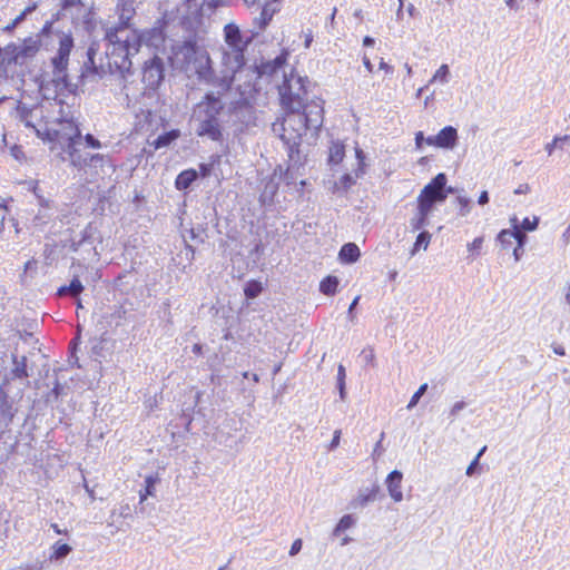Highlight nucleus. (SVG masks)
Masks as SVG:
<instances>
[{
  "label": "nucleus",
  "instance_id": "de8ad7c7",
  "mask_svg": "<svg viewBox=\"0 0 570 570\" xmlns=\"http://www.w3.org/2000/svg\"><path fill=\"white\" fill-rule=\"evenodd\" d=\"M483 242L484 238L482 236H479L474 238L472 243L468 244V249L470 252H476L482 247Z\"/></svg>",
  "mask_w": 570,
  "mask_h": 570
},
{
  "label": "nucleus",
  "instance_id": "393cba45",
  "mask_svg": "<svg viewBox=\"0 0 570 570\" xmlns=\"http://www.w3.org/2000/svg\"><path fill=\"white\" fill-rule=\"evenodd\" d=\"M180 132L177 129H173L170 131L164 132L159 135L155 141L154 146L156 149L169 146L174 140L179 137Z\"/></svg>",
  "mask_w": 570,
  "mask_h": 570
},
{
  "label": "nucleus",
  "instance_id": "bb28decb",
  "mask_svg": "<svg viewBox=\"0 0 570 570\" xmlns=\"http://www.w3.org/2000/svg\"><path fill=\"white\" fill-rule=\"evenodd\" d=\"M431 238L432 235L429 232L422 230L416 237L411 255L414 256L421 248L425 250L429 247Z\"/></svg>",
  "mask_w": 570,
  "mask_h": 570
},
{
  "label": "nucleus",
  "instance_id": "774afa93",
  "mask_svg": "<svg viewBox=\"0 0 570 570\" xmlns=\"http://www.w3.org/2000/svg\"><path fill=\"white\" fill-rule=\"evenodd\" d=\"M379 67H380L381 70H384L385 73H392L393 72V67L390 66L389 63H386L383 59L380 61Z\"/></svg>",
  "mask_w": 570,
  "mask_h": 570
},
{
  "label": "nucleus",
  "instance_id": "a18cd8bd",
  "mask_svg": "<svg viewBox=\"0 0 570 570\" xmlns=\"http://www.w3.org/2000/svg\"><path fill=\"white\" fill-rule=\"evenodd\" d=\"M32 9L27 8L21 14H19L9 26L6 27V30L11 31L13 30L26 17L28 12H30Z\"/></svg>",
  "mask_w": 570,
  "mask_h": 570
},
{
  "label": "nucleus",
  "instance_id": "1a4fd4ad",
  "mask_svg": "<svg viewBox=\"0 0 570 570\" xmlns=\"http://www.w3.org/2000/svg\"><path fill=\"white\" fill-rule=\"evenodd\" d=\"M286 58L281 55L273 60L262 62L259 66H246L244 63L243 70L237 73V80L245 78V91L257 90V80L264 77L269 78L277 73L285 65Z\"/></svg>",
  "mask_w": 570,
  "mask_h": 570
},
{
  "label": "nucleus",
  "instance_id": "aec40b11",
  "mask_svg": "<svg viewBox=\"0 0 570 570\" xmlns=\"http://www.w3.org/2000/svg\"><path fill=\"white\" fill-rule=\"evenodd\" d=\"M360 248L354 243H347L342 246L338 257L342 263L352 264L360 258Z\"/></svg>",
  "mask_w": 570,
  "mask_h": 570
},
{
  "label": "nucleus",
  "instance_id": "c756f323",
  "mask_svg": "<svg viewBox=\"0 0 570 570\" xmlns=\"http://www.w3.org/2000/svg\"><path fill=\"white\" fill-rule=\"evenodd\" d=\"M510 222H511V226H512L511 234H513V239L517 240L519 248H522L527 242V236L520 229V225H519L518 218L515 216L512 217L510 219Z\"/></svg>",
  "mask_w": 570,
  "mask_h": 570
},
{
  "label": "nucleus",
  "instance_id": "f03ea898",
  "mask_svg": "<svg viewBox=\"0 0 570 570\" xmlns=\"http://www.w3.org/2000/svg\"><path fill=\"white\" fill-rule=\"evenodd\" d=\"M323 122V106L321 100H312L306 111L287 110L282 121L273 124V131L277 134L286 147L291 161L289 167L301 164L299 145L307 130H317Z\"/></svg>",
  "mask_w": 570,
  "mask_h": 570
},
{
  "label": "nucleus",
  "instance_id": "864d4df0",
  "mask_svg": "<svg viewBox=\"0 0 570 570\" xmlns=\"http://www.w3.org/2000/svg\"><path fill=\"white\" fill-rule=\"evenodd\" d=\"M131 18V12L130 10H126L125 8H122V11L120 13V24L118 27H128L127 26V22L130 20Z\"/></svg>",
  "mask_w": 570,
  "mask_h": 570
},
{
  "label": "nucleus",
  "instance_id": "603ef678",
  "mask_svg": "<svg viewBox=\"0 0 570 570\" xmlns=\"http://www.w3.org/2000/svg\"><path fill=\"white\" fill-rule=\"evenodd\" d=\"M52 24L53 21H46L41 30L35 37H39V39L41 40V37L48 36L51 32Z\"/></svg>",
  "mask_w": 570,
  "mask_h": 570
},
{
  "label": "nucleus",
  "instance_id": "49530a36",
  "mask_svg": "<svg viewBox=\"0 0 570 570\" xmlns=\"http://www.w3.org/2000/svg\"><path fill=\"white\" fill-rule=\"evenodd\" d=\"M362 356L367 364L374 365L375 354L373 348H364Z\"/></svg>",
  "mask_w": 570,
  "mask_h": 570
},
{
  "label": "nucleus",
  "instance_id": "3c124183",
  "mask_svg": "<svg viewBox=\"0 0 570 570\" xmlns=\"http://www.w3.org/2000/svg\"><path fill=\"white\" fill-rule=\"evenodd\" d=\"M481 458V453H478L476 456L474 458V460L469 464L466 471H465V474L468 476H471L474 474V471L475 469L478 468L479 465V460Z\"/></svg>",
  "mask_w": 570,
  "mask_h": 570
},
{
  "label": "nucleus",
  "instance_id": "20e7f679",
  "mask_svg": "<svg viewBox=\"0 0 570 570\" xmlns=\"http://www.w3.org/2000/svg\"><path fill=\"white\" fill-rule=\"evenodd\" d=\"M105 39L108 42L106 57L109 72H129L132 66L131 57L138 52L136 30L128 27L109 28Z\"/></svg>",
  "mask_w": 570,
  "mask_h": 570
},
{
  "label": "nucleus",
  "instance_id": "bf43d9fd",
  "mask_svg": "<svg viewBox=\"0 0 570 570\" xmlns=\"http://www.w3.org/2000/svg\"><path fill=\"white\" fill-rule=\"evenodd\" d=\"M345 379H346L345 367L342 364H340L337 367L336 382H345Z\"/></svg>",
  "mask_w": 570,
  "mask_h": 570
},
{
  "label": "nucleus",
  "instance_id": "5701e85b",
  "mask_svg": "<svg viewBox=\"0 0 570 570\" xmlns=\"http://www.w3.org/2000/svg\"><path fill=\"white\" fill-rule=\"evenodd\" d=\"M17 118L24 124L26 127L28 128H32L36 130L37 135L40 137L41 136V131L39 129L36 128V126L32 124L31 121V118H32V110L29 109L27 106L24 105H19L17 107Z\"/></svg>",
  "mask_w": 570,
  "mask_h": 570
},
{
  "label": "nucleus",
  "instance_id": "6e6d98bb",
  "mask_svg": "<svg viewBox=\"0 0 570 570\" xmlns=\"http://www.w3.org/2000/svg\"><path fill=\"white\" fill-rule=\"evenodd\" d=\"M302 546H303V542H302V539H296L293 543H292V547L289 549V556H296L301 549H302Z\"/></svg>",
  "mask_w": 570,
  "mask_h": 570
},
{
  "label": "nucleus",
  "instance_id": "09e8293b",
  "mask_svg": "<svg viewBox=\"0 0 570 570\" xmlns=\"http://www.w3.org/2000/svg\"><path fill=\"white\" fill-rule=\"evenodd\" d=\"M464 401H458L453 404V406L450 410V415L452 417H455L464 407H465Z\"/></svg>",
  "mask_w": 570,
  "mask_h": 570
},
{
  "label": "nucleus",
  "instance_id": "052dcab7",
  "mask_svg": "<svg viewBox=\"0 0 570 570\" xmlns=\"http://www.w3.org/2000/svg\"><path fill=\"white\" fill-rule=\"evenodd\" d=\"M530 191V186L528 184H521L514 189L515 195H523Z\"/></svg>",
  "mask_w": 570,
  "mask_h": 570
},
{
  "label": "nucleus",
  "instance_id": "79ce46f5",
  "mask_svg": "<svg viewBox=\"0 0 570 570\" xmlns=\"http://www.w3.org/2000/svg\"><path fill=\"white\" fill-rule=\"evenodd\" d=\"M560 140H570V136H568V135L556 136L551 142H548L544 146V149H546V151L548 153L549 156H551L553 154V150L556 148H558V144H559Z\"/></svg>",
  "mask_w": 570,
  "mask_h": 570
},
{
  "label": "nucleus",
  "instance_id": "680f3d73",
  "mask_svg": "<svg viewBox=\"0 0 570 570\" xmlns=\"http://www.w3.org/2000/svg\"><path fill=\"white\" fill-rule=\"evenodd\" d=\"M551 347H552L553 352L557 355H559V356H564L566 355V350H564V347L561 344L552 343Z\"/></svg>",
  "mask_w": 570,
  "mask_h": 570
},
{
  "label": "nucleus",
  "instance_id": "f704fd0d",
  "mask_svg": "<svg viewBox=\"0 0 570 570\" xmlns=\"http://www.w3.org/2000/svg\"><path fill=\"white\" fill-rule=\"evenodd\" d=\"M262 289L263 287L259 282L250 281L246 284L244 292L246 297L255 298L261 294Z\"/></svg>",
  "mask_w": 570,
  "mask_h": 570
},
{
  "label": "nucleus",
  "instance_id": "4468645a",
  "mask_svg": "<svg viewBox=\"0 0 570 570\" xmlns=\"http://www.w3.org/2000/svg\"><path fill=\"white\" fill-rule=\"evenodd\" d=\"M458 130L453 126L442 128L438 135L429 136L426 144L443 149H453L458 144Z\"/></svg>",
  "mask_w": 570,
  "mask_h": 570
},
{
  "label": "nucleus",
  "instance_id": "c85d7f7f",
  "mask_svg": "<svg viewBox=\"0 0 570 570\" xmlns=\"http://www.w3.org/2000/svg\"><path fill=\"white\" fill-rule=\"evenodd\" d=\"M13 364H14V367L12 370V374L14 377L23 379V377L28 376L27 357L26 356H22L21 358L13 356Z\"/></svg>",
  "mask_w": 570,
  "mask_h": 570
},
{
  "label": "nucleus",
  "instance_id": "338daca9",
  "mask_svg": "<svg viewBox=\"0 0 570 570\" xmlns=\"http://www.w3.org/2000/svg\"><path fill=\"white\" fill-rule=\"evenodd\" d=\"M119 515L122 518H128L130 515V508L128 504H124L120 507Z\"/></svg>",
  "mask_w": 570,
  "mask_h": 570
},
{
  "label": "nucleus",
  "instance_id": "5fc2aeb1",
  "mask_svg": "<svg viewBox=\"0 0 570 570\" xmlns=\"http://www.w3.org/2000/svg\"><path fill=\"white\" fill-rule=\"evenodd\" d=\"M10 151H11L12 157L16 158L17 160H21L24 158L23 150L18 145L12 146Z\"/></svg>",
  "mask_w": 570,
  "mask_h": 570
},
{
  "label": "nucleus",
  "instance_id": "72a5a7b5",
  "mask_svg": "<svg viewBox=\"0 0 570 570\" xmlns=\"http://www.w3.org/2000/svg\"><path fill=\"white\" fill-rule=\"evenodd\" d=\"M156 482H157V479L153 475H148L145 479V483H146L145 491L139 492L140 502H144L148 495H153Z\"/></svg>",
  "mask_w": 570,
  "mask_h": 570
},
{
  "label": "nucleus",
  "instance_id": "423d86ee",
  "mask_svg": "<svg viewBox=\"0 0 570 570\" xmlns=\"http://www.w3.org/2000/svg\"><path fill=\"white\" fill-rule=\"evenodd\" d=\"M173 55L181 66L194 65L198 78L219 88L217 72L212 67V60L206 50H202L193 41H184L173 47Z\"/></svg>",
  "mask_w": 570,
  "mask_h": 570
},
{
  "label": "nucleus",
  "instance_id": "ddd939ff",
  "mask_svg": "<svg viewBox=\"0 0 570 570\" xmlns=\"http://www.w3.org/2000/svg\"><path fill=\"white\" fill-rule=\"evenodd\" d=\"M164 80V61L158 56L145 61L142 69V82L146 88L155 90Z\"/></svg>",
  "mask_w": 570,
  "mask_h": 570
},
{
  "label": "nucleus",
  "instance_id": "c03bdc74",
  "mask_svg": "<svg viewBox=\"0 0 570 570\" xmlns=\"http://www.w3.org/2000/svg\"><path fill=\"white\" fill-rule=\"evenodd\" d=\"M85 141H86V146L87 147H90V148H94V149H99V148L102 147V144L97 138H95L92 135H90V134H87L85 136Z\"/></svg>",
  "mask_w": 570,
  "mask_h": 570
},
{
  "label": "nucleus",
  "instance_id": "4c0bfd02",
  "mask_svg": "<svg viewBox=\"0 0 570 570\" xmlns=\"http://www.w3.org/2000/svg\"><path fill=\"white\" fill-rule=\"evenodd\" d=\"M456 203L459 205V215L464 217L470 213L471 199L465 196H458Z\"/></svg>",
  "mask_w": 570,
  "mask_h": 570
},
{
  "label": "nucleus",
  "instance_id": "69168bd1",
  "mask_svg": "<svg viewBox=\"0 0 570 570\" xmlns=\"http://www.w3.org/2000/svg\"><path fill=\"white\" fill-rule=\"evenodd\" d=\"M273 12H274V10L269 11L268 3H266L262 11V16H263L264 20L265 21L271 20Z\"/></svg>",
  "mask_w": 570,
  "mask_h": 570
},
{
  "label": "nucleus",
  "instance_id": "cd10ccee",
  "mask_svg": "<svg viewBox=\"0 0 570 570\" xmlns=\"http://www.w3.org/2000/svg\"><path fill=\"white\" fill-rule=\"evenodd\" d=\"M71 547L67 543L56 542L52 546V553L50 554V561L61 560L66 558L71 552Z\"/></svg>",
  "mask_w": 570,
  "mask_h": 570
},
{
  "label": "nucleus",
  "instance_id": "ea45409f",
  "mask_svg": "<svg viewBox=\"0 0 570 570\" xmlns=\"http://www.w3.org/2000/svg\"><path fill=\"white\" fill-rule=\"evenodd\" d=\"M428 390V384L424 383L422 384L419 390L412 395L409 404H407V409L409 410H412L419 402V400L423 396V394L426 392Z\"/></svg>",
  "mask_w": 570,
  "mask_h": 570
},
{
  "label": "nucleus",
  "instance_id": "dca6fc26",
  "mask_svg": "<svg viewBox=\"0 0 570 570\" xmlns=\"http://www.w3.org/2000/svg\"><path fill=\"white\" fill-rule=\"evenodd\" d=\"M14 415L12 401L4 391L0 390V434L10 426Z\"/></svg>",
  "mask_w": 570,
  "mask_h": 570
},
{
  "label": "nucleus",
  "instance_id": "0e129e2a",
  "mask_svg": "<svg viewBox=\"0 0 570 570\" xmlns=\"http://www.w3.org/2000/svg\"><path fill=\"white\" fill-rule=\"evenodd\" d=\"M80 4V0H63L62 1V9L67 10L71 7H76Z\"/></svg>",
  "mask_w": 570,
  "mask_h": 570
},
{
  "label": "nucleus",
  "instance_id": "f3484780",
  "mask_svg": "<svg viewBox=\"0 0 570 570\" xmlns=\"http://www.w3.org/2000/svg\"><path fill=\"white\" fill-rule=\"evenodd\" d=\"M402 480L403 474L399 470H394L386 476L385 484L390 497L394 502H401L403 500L402 492Z\"/></svg>",
  "mask_w": 570,
  "mask_h": 570
},
{
  "label": "nucleus",
  "instance_id": "412c9836",
  "mask_svg": "<svg viewBox=\"0 0 570 570\" xmlns=\"http://www.w3.org/2000/svg\"><path fill=\"white\" fill-rule=\"evenodd\" d=\"M345 156V146L343 142L336 140L332 141L328 150V164L338 165L343 161Z\"/></svg>",
  "mask_w": 570,
  "mask_h": 570
},
{
  "label": "nucleus",
  "instance_id": "f257e3e1",
  "mask_svg": "<svg viewBox=\"0 0 570 570\" xmlns=\"http://www.w3.org/2000/svg\"><path fill=\"white\" fill-rule=\"evenodd\" d=\"M75 47L70 32L59 35L58 49L48 62H45L37 77L39 91L47 100L62 102L61 97L66 94H73L76 85L69 77L70 53Z\"/></svg>",
  "mask_w": 570,
  "mask_h": 570
},
{
  "label": "nucleus",
  "instance_id": "7c9ffc66",
  "mask_svg": "<svg viewBox=\"0 0 570 570\" xmlns=\"http://www.w3.org/2000/svg\"><path fill=\"white\" fill-rule=\"evenodd\" d=\"M356 520L353 515L351 514H345L341 518V520L338 521V523L336 524V527L334 528L333 530V535L337 537L340 535L341 532L352 528L354 524H355Z\"/></svg>",
  "mask_w": 570,
  "mask_h": 570
},
{
  "label": "nucleus",
  "instance_id": "f8f14e48",
  "mask_svg": "<svg viewBox=\"0 0 570 570\" xmlns=\"http://www.w3.org/2000/svg\"><path fill=\"white\" fill-rule=\"evenodd\" d=\"M355 157L357 160V166L353 170L354 176L352 174H344L337 181H334L331 190L334 194H343L347 193L352 186L356 184V179L361 178L366 173V163H365V154L360 147H355Z\"/></svg>",
  "mask_w": 570,
  "mask_h": 570
},
{
  "label": "nucleus",
  "instance_id": "e2e57ef3",
  "mask_svg": "<svg viewBox=\"0 0 570 570\" xmlns=\"http://www.w3.org/2000/svg\"><path fill=\"white\" fill-rule=\"evenodd\" d=\"M336 385H337V390H338V393H340V399L342 401H345V399H346L345 382H336Z\"/></svg>",
  "mask_w": 570,
  "mask_h": 570
},
{
  "label": "nucleus",
  "instance_id": "a211bd4d",
  "mask_svg": "<svg viewBox=\"0 0 570 570\" xmlns=\"http://www.w3.org/2000/svg\"><path fill=\"white\" fill-rule=\"evenodd\" d=\"M379 491L380 487L377 484H373L371 488L360 489L357 494L351 500L350 507L352 509H362L366 507L370 502H373L376 499Z\"/></svg>",
  "mask_w": 570,
  "mask_h": 570
},
{
  "label": "nucleus",
  "instance_id": "2f4dec72",
  "mask_svg": "<svg viewBox=\"0 0 570 570\" xmlns=\"http://www.w3.org/2000/svg\"><path fill=\"white\" fill-rule=\"evenodd\" d=\"M450 78V69L449 66L443 63L439 67V69L435 71L433 77L430 79V83L433 82H440L442 85L448 83Z\"/></svg>",
  "mask_w": 570,
  "mask_h": 570
},
{
  "label": "nucleus",
  "instance_id": "a878e982",
  "mask_svg": "<svg viewBox=\"0 0 570 570\" xmlns=\"http://www.w3.org/2000/svg\"><path fill=\"white\" fill-rule=\"evenodd\" d=\"M340 282L336 276H327L320 284V292L327 296H333Z\"/></svg>",
  "mask_w": 570,
  "mask_h": 570
},
{
  "label": "nucleus",
  "instance_id": "4be33fe9",
  "mask_svg": "<svg viewBox=\"0 0 570 570\" xmlns=\"http://www.w3.org/2000/svg\"><path fill=\"white\" fill-rule=\"evenodd\" d=\"M197 178V173L194 169H188L181 171L175 181L176 188L178 190L187 189Z\"/></svg>",
  "mask_w": 570,
  "mask_h": 570
},
{
  "label": "nucleus",
  "instance_id": "9d476101",
  "mask_svg": "<svg viewBox=\"0 0 570 570\" xmlns=\"http://www.w3.org/2000/svg\"><path fill=\"white\" fill-rule=\"evenodd\" d=\"M41 48L39 37H29L20 43H9L4 48V55L16 65H24L35 58Z\"/></svg>",
  "mask_w": 570,
  "mask_h": 570
},
{
  "label": "nucleus",
  "instance_id": "6ab92c4d",
  "mask_svg": "<svg viewBox=\"0 0 570 570\" xmlns=\"http://www.w3.org/2000/svg\"><path fill=\"white\" fill-rule=\"evenodd\" d=\"M431 213V209L417 204L416 212L409 223L411 230L417 232L426 227L429 225V217Z\"/></svg>",
  "mask_w": 570,
  "mask_h": 570
},
{
  "label": "nucleus",
  "instance_id": "13d9d810",
  "mask_svg": "<svg viewBox=\"0 0 570 570\" xmlns=\"http://www.w3.org/2000/svg\"><path fill=\"white\" fill-rule=\"evenodd\" d=\"M424 142L426 144V138L422 131H417L415 134V148L419 150L422 149Z\"/></svg>",
  "mask_w": 570,
  "mask_h": 570
},
{
  "label": "nucleus",
  "instance_id": "58836bf2",
  "mask_svg": "<svg viewBox=\"0 0 570 570\" xmlns=\"http://www.w3.org/2000/svg\"><path fill=\"white\" fill-rule=\"evenodd\" d=\"M513 234H511V229H502L498 235V242L501 244L503 248H508L512 245Z\"/></svg>",
  "mask_w": 570,
  "mask_h": 570
},
{
  "label": "nucleus",
  "instance_id": "7ed1b4c3",
  "mask_svg": "<svg viewBox=\"0 0 570 570\" xmlns=\"http://www.w3.org/2000/svg\"><path fill=\"white\" fill-rule=\"evenodd\" d=\"M250 42L245 38L239 27L234 23H227L224 27V45L220 47L219 88L223 91L230 89L237 80V73L243 70L245 63V50Z\"/></svg>",
  "mask_w": 570,
  "mask_h": 570
},
{
  "label": "nucleus",
  "instance_id": "a19ab883",
  "mask_svg": "<svg viewBox=\"0 0 570 570\" xmlns=\"http://www.w3.org/2000/svg\"><path fill=\"white\" fill-rule=\"evenodd\" d=\"M538 224H539V218L537 216H534L533 219L525 217L521 223L520 229L532 232V230L537 229Z\"/></svg>",
  "mask_w": 570,
  "mask_h": 570
},
{
  "label": "nucleus",
  "instance_id": "6e6552de",
  "mask_svg": "<svg viewBox=\"0 0 570 570\" xmlns=\"http://www.w3.org/2000/svg\"><path fill=\"white\" fill-rule=\"evenodd\" d=\"M279 95L283 107L286 110L306 111L307 90L305 80L294 73L289 76L284 73V81L279 86Z\"/></svg>",
  "mask_w": 570,
  "mask_h": 570
},
{
  "label": "nucleus",
  "instance_id": "4d7b16f0",
  "mask_svg": "<svg viewBox=\"0 0 570 570\" xmlns=\"http://www.w3.org/2000/svg\"><path fill=\"white\" fill-rule=\"evenodd\" d=\"M340 440H341V430H336V431H334V435L330 443L328 449L330 450L336 449L340 445Z\"/></svg>",
  "mask_w": 570,
  "mask_h": 570
},
{
  "label": "nucleus",
  "instance_id": "b1692460",
  "mask_svg": "<svg viewBox=\"0 0 570 570\" xmlns=\"http://www.w3.org/2000/svg\"><path fill=\"white\" fill-rule=\"evenodd\" d=\"M83 291V286L78 277H75L68 286H61L58 289V295H70L72 297H78L80 293Z\"/></svg>",
  "mask_w": 570,
  "mask_h": 570
},
{
  "label": "nucleus",
  "instance_id": "c9c22d12",
  "mask_svg": "<svg viewBox=\"0 0 570 570\" xmlns=\"http://www.w3.org/2000/svg\"><path fill=\"white\" fill-rule=\"evenodd\" d=\"M51 217L52 210H45L43 208H39L38 213L33 217V224L36 226H43L48 224Z\"/></svg>",
  "mask_w": 570,
  "mask_h": 570
},
{
  "label": "nucleus",
  "instance_id": "e433bc0d",
  "mask_svg": "<svg viewBox=\"0 0 570 570\" xmlns=\"http://www.w3.org/2000/svg\"><path fill=\"white\" fill-rule=\"evenodd\" d=\"M190 7L200 8L207 7L209 9L216 8L222 3V0H187Z\"/></svg>",
  "mask_w": 570,
  "mask_h": 570
},
{
  "label": "nucleus",
  "instance_id": "473e14b6",
  "mask_svg": "<svg viewBox=\"0 0 570 570\" xmlns=\"http://www.w3.org/2000/svg\"><path fill=\"white\" fill-rule=\"evenodd\" d=\"M95 55H96L95 48L89 47V49L87 51L88 62L85 63V70L82 71L81 77H87L88 72L98 73L97 67L94 61Z\"/></svg>",
  "mask_w": 570,
  "mask_h": 570
},
{
  "label": "nucleus",
  "instance_id": "9b49d317",
  "mask_svg": "<svg viewBox=\"0 0 570 570\" xmlns=\"http://www.w3.org/2000/svg\"><path fill=\"white\" fill-rule=\"evenodd\" d=\"M446 176L438 174L420 193L417 204L433 210L434 204L446 199Z\"/></svg>",
  "mask_w": 570,
  "mask_h": 570
},
{
  "label": "nucleus",
  "instance_id": "2eb2a0df",
  "mask_svg": "<svg viewBox=\"0 0 570 570\" xmlns=\"http://www.w3.org/2000/svg\"><path fill=\"white\" fill-rule=\"evenodd\" d=\"M136 36L138 38L137 41V50L141 46H146L148 48L159 49L165 43V33L160 27H154L142 32H138L136 30Z\"/></svg>",
  "mask_w": 570,
  "mask_h": 570
},
{
  "label": "nucleus",
  "instance_id": "37998d69",
  "mask_svg": "<svg viewBox=\"0 0 570 570\" xmlns=\"http://www.w3.org/2000/svg\"><path fill=\"white\" fill-rule=\"evenodd\" d=\"M37 202L39 208H43L45 210H53V202L49 198H46L43 195H37Z\"/></svg>",
  "mask_w": 570,
  "mask_h": 570
},
{
  "label": "nucleus",
  "instance_id": "8fccbe9b",
  "mask_svg": "<svg viewBox=\"0 0 570 570\" xmlns=\"http://www.w3.org/2000/svg\"><path fill=\"white\" fill-rule=\"evenodd\" d=\"M86 157L88 158L89 166L96 165L98 163L102 164L106 160V157L100 154H95V155L87 154Z\"/></svg>",
  "mask_w": 570,
  "mask_h": 570
},
{
  "label": "nucleus",
  "instance_id": "39448f33",
  "mask_svg": "<svg viewBox=\"0 0 570 570\" xmlns=\"http://www.w3.org/2000/svg\"><path fill=\"white\" fill-rule=\"evenodd\" d=\"M224 91L219 88L218 95L214 92L206 94L199 101L193 112L195 132L198 137H206L213 141H223V120L225 104L220 98Z\"/></svg>",
  "mask_w": 570,
  "mask_h": 570
},
{
  "label": "nucleus",
  "instance_id": "0eeeda50",
  "mask_svg": "<svg viewBox=\"0 0 570 570\" xmlns=\"http://www.w3.org/2000/svg\"><path fill=\"white\" fill-rule=\"evenodd\" d=\"M62 129H47L46 138L50 141H66V151L70 157L71 165L78 169L89 166L88 158L80 154L78 140L81 137L80 129L72 120H63L60 124Z\"/></svg>",
  "mask_w": 570,
  "mask_h": 570
}]
</instances>
